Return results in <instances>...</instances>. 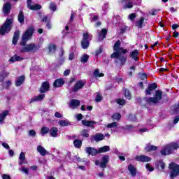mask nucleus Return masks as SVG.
Segmentation results:
<instances>
[{
  "mask_svg": "<svg viewBox=\"0 0 179 179\" xmlns=\"http://www.w3.org/2000/svg\"><path fill=\"white\" fill-rule=\"evenodd\" d=\"M121 47V41H117L114 46L113 50L115 51L111 55V58H117L116 62H120V65H124L125 61H127V57L122 55V54H127L128 50L124 49Z\"/></svg>",
  "mask_w": 179,
  "mask_h": 179,
  "instance_id": "obj_1",
  "label": "nucleus"
},
{
  "mask_svg": "<svg viewBox=\"0 0 179 179\" xmlns=\"http://www.w3.org/2000/svg\"><path fill=\"white\" fill-rule=\"evenodd\" d=\"M162 97L163 92L160 90H157L153 97L145 98L144 100L148 104H157V103L162 101Z\"/></svg>",
  "mask_w": 179,
  "mask_h": 179,
  "instance_id": "obj_2",
  "label": "nucleus"
},
{
  "mask_svg": "<svg viewBox=\"0 0 179 179\" xmlns=\"http://www.w3.org/2000/svg\"><path fill=\"white\" fill-rule=\"evenodd\" d=\"M178 143H171L165 145L162 150H161V155H162V156H166V155L173 153V151L178 149Z\"/></svg>",
  "mask_w": 179,
  "mask_h": 179,
  "instance_id": "obj_3",
  "label": "nucleus"
},
{
  "mask_svg": "<svg viewBox=\"0 0 179 179\" xmlns=\"http://www.w3.org/2000/svg\"><path fill=\"white\" fill-rule=\"evenodd\" d=\"M13 24V18H7L5 23L0 27V34H6L9 33L12 29V24Z\"/></svg>",
  "mask_w": 179,
  "mask_h": 179,
  "instance_id": "obj_4",
  "label": "nucleus"
},
{
  "mask_svg": "<svg viewBox=\"0 0 179 179\" xmlns=\"http://www.w3.org/2000/svg\"><path fill=\"white\" fill-rule=\"evenodd\" d=\"M39 48H40V46L38 45L31 43V44L24 45L20 50V52H36Z\"/></svg>",
  "mask_w": 179,
  "mask_h": 179,
  "instance_id": "obj_5",
  "label": "nucleus"
},
{
  "mask_svg": "<svg viewBox=\"0 0 179 179\" xmlns=\"http://www.w3.org/2000/svg\"><path fill=\"white\" fill-rule=\"evenodd\" d=\"M34 31V29L29 28L27 29L25 33L22 35V42L20 43L21 45H24V43L29 41V38H31V36H33V32Z\"/></svg>",
  "mask_w": 179,
  "mask_h": 179,
  "instance_id": "obj_6",
  "label": "nucleus"
},
{
  "mask_svg": "<svg viewBox=\"0 0 179 179\" xmlns=\"http://www.w3.org/2000/svg\"><path fill=\"white\" fill-rule=\"evenodd\" d=\"M169 169L171 170L170 177L174 178L179 176V165L174 163L169 164Z\"/></svg>",
  "mask_w": 179,
  "mask_h": 179,
  "instance_id": "obj_7",
  "label": "nucleus"
},
{
  "mask_svg": "<svg viewBox=\"0 0 179 179\" xmlns=\"http://www.w3.org/2000/svg\"><path fill=\"white\" fill-rule=\"evenodd\" d=\"M27 8L30 9V10H40L41 9V5L40 4H31V0H27Z\"/></svg>",
  "mask_w": 179,
  "mask_h": 179,
  "instance_id": "obj_8",
  "label": "nucleus"
},
{
  "mask_svg": "<svg viewBox=\"0 0 179 179\" xmlns=\"http://www.w3.org/2000/svg\"><path fill=\"white\" fill-rule=\"evenodd\" d=\"M135 159L137 160V162L148 163V162H150V160H152V158L146 155H137L136 156Z\"/></svg>",
  "mask_w": 179,
  "mask_h": 179,
  "instance_id": "obj_9",
  "label": "nucleus"
},
{
  "mask_svg": "<svg viewBox=\"0 0 179 179\" xmlns=\"http://www.w3.org/2000/svg\"><path fill=\"white\" fill-rule=\"evenodd\" d=\"M50 90V83L45 81L42 83L41 87L39 90L40 93H47Z\"/></svg>",
  "mask_w": 179,
  "mask_h": 179,
  "instance_id": "obj_10",
  "label": "nucleus"
},
{
  "mask_svg": "<svg viewBox=\"0 0 179 179\" xmlns=\"http://www.w3.org/2000/svg\"><path fill=\"white\" fill-rule=\"evenodd\" d=\"M18 164L19 166H23V164H27V160H26V154H24V152H22L20 154Z\"/></svg>",
  "mask_w": 179,
  "mask_h": 179,
  "instance_id": "obj_11",
  "label": "nucleus"
},
{
  "mask_svg": "<svg viewBox=\"0 0 179 179\" xmlns=\"http://www.w3.org/2000/svg\"><path fill=\"white\" fill-rule=\"evenodd\" d=\"M45 98V94H41L38 96H34L32 99H30L29 103H34L36 101H42V100H44Z\"/></svg>",
  "mask_w": 179,
  "mask_h": 179,
  "instance_id": "obj_12",
  "label": "nucleus"
},
{
  "mask_svg": "<svg viewBox=\"0 0 179 179\" xmlns=\"http://www.w3.org/2000/svg\"><path fill=\"white\" fill-rule=\"evenodd\" d=\"M110 161V156L105 155L102 157V162L100 163V167L101 169H106L107 167V163Z\"/></svg>",
  "mask_w": 179,
  "mask_h": 179,
  "instance_id": "obj_13",
  "label": "nucleus"
},
{
  "mask_svg": "<svg viewBox=\"0 0 179 179\" xmlns=\"http://www.w3.org/2000/svg\"><path fill=\"white\" fill-rule=\"evenodd\" d=\"M83 86H85V83H83L82 80L78 81L76 83L73 88L72 89V91L74 92V93H76V92H78V90H80V89H82V87H83Z\"/></svg>",
  "mask_w": 179,
  "mask_h": 179,
  "instance_id": "obj_14",
  "label": "nucleus"
},
{
  "mask_svg": "<svg viewBox=\"0 0 179 179\" xmlns=\"http://www.w3.org/2000/svg\"><path fill=\"white\" fill-rule=\"evenodd\" d=\"M85 152L87 153V155H90L91 156H96V155L99 153L97 150L92 147H86Z\"/></svg>",
  "mask_w": 179,
  "mask_h": 179,
  "instance_id": "obj_15",
  "label": "nucleus"
},
{
  "mask_svg": "<svg viewBox=\"0 0 179 179\" xmlns=\"http://www.w3.org/2000/svg\"><path fill=\"white\" fill-rule=\"evenodd\" d=\"M36 150L38 153H40L41 156H45L48 155V151H47V150H45V148L41 145H38L37 146Z\"/></svg>",
  "mask_w": 179,
  "mask_h": 179,
  "instance_id": "obj_16",
  "label": "nucleus"
},
{
  "mask_svg": "<svg viewBox=\"0 0 179 179\" xmlns=\"http://www.w3.org/2000/svg\"><path fill=\"white\" fill-rule=\"evenodd\" d=\"M64 84L65 80H64V78H58L54 82L53 86L54 87H61V86H63V85Z\"/></svg>",
  "mask_w": 179,
  "mask_h": 179,
  "instance_id": "obj_17",
  "label": "nucleus"
},
{
  "mask_svg": "<svg viewBox=\"0 0 179 179\" xmlns=\"http://www.w3.org/2000/svg\"><path fill=\"white\" fill-rule=\"evenodd\" d=\"M80 105V101L78 99H71L69 102V106L71 108H76V107H79Z\"/></svg>",
  "mask_w": 179,
  "mask_h": 179,
  "instance_id": "obj_18",
  "label": "nucleus"
},
{
  "mask_svg": "<svg viewBox=\"0 0 179 179\" xmlns=\"http://www.w3.org/2000/svg\"><path fill=\"white\" fill-rule=\"evenodd\" d=\"M156 87H157V85L155 83L150 84L148 87V89L145 90V94H152V92H153Z\"/></svg>",
  "mask_w": 179,
  "mask_h": 179,
  "instance_id": "obj_19",
  "label": "nucleus"
},
{
  "mask_svg": "<svg viewBox=\"0 0 179 179\" xmlns=\"http://www.w3.org/2000/svg\"><path fill=\"white\" fill-rule=\"evenodd\" d=\"M24 79L25 78L24 77V76H21L17 78L15 80V86H17V87H19V86H22V85L24 83Z\"/></svg>",
  "mask_w": 179,
  "mask_h": 179,
  "instance_id": "obj_20",
  "label": "nucleus"
},
{
  "mask_svg": "<svg viewBox=\"0 0 179 179\" xmlns=\"http://www.w3.org/2000/svg\"><path fill=\"white\" fill-rule=\"evenodd\" d=\"M10 8H11L10 3H6L3 6V13L5 15H9V13L10 12Z\"/></svg>",
  "mask_w": 179,
  "mask_h": 179,
  "instance_id": "obj_21",
  "label": "nucleus"
},
{
  "mask_svg": "<svg viewBox=\"0 0 179 179\" xmlns=\"http://www.w3.org/2000/svg\"><path fill=\"white\" fill-rule=\"evenodd\" d=\"M49 133L52 138L58 137V128L52 127L49 130Z\"/></svg>",
  "mask_w": 179,
  "mask_h": 179,
  "instance_id": "obj_22",
  "label": "nucleus"
},
{
  "mask_svg": "<svg viewBox=\"0 0 179 179\" xmlns=\"http://www.w3.org/2000/svg\"><path fill=\"white\" fill-rule=\"evenodd\" d=\"M106 36H107V29H103L101 32L99 34V41H103L104 38H106Z\"/></svg>",
  "mask_w": 179,
  "mask_h": 179,
  "instance_id": "obj_23",
  "label": "nucleus"
},
{
  "mask_svg": "<svg viewBox=\"0 0 179 179\" xmlns=\"http://www.w3.org/2000/svg\"><path fill=\"white\" fill-rule=\"evenodd\" d=\"M128 170L130 172V174L132 177H135V176H136V168H135L134 165L130 164L128 166Z\"/></svg>",
  "mask_w": 179,
  "mask_h": 179,
  "instance_id": "obj_24",
  "label": "nucleus"
},
{
  "mask_svg": "<svg viewBox=\"0 0 179 179\" xmlns=\"http://www.w3.org/2000/svg\"><path fill=\"white\" fill-rule=\"evenodd\" d=\"M143 22H145V17H140V19H138L135 22V24H136V27H138V29H142L143 24Z\"/></svg>",
  "mask_w": 179,
  "mask_h": 179,
  "instance_id": "obj_25",
  "label": "nucleus"
},
{
  "mask_svg": "<svg viewBox=\"0 0 179 179\" xmlns=\"http://www.w3.org/2000/svg\"><path fill=\"white\" fill-rule=\"evenodd\" d=\"M55 51H57V46L54 44H50L48 46V53L52 55V54L55 53Z\"/></svg>",
  "mask_w": 179,
  "mask_h": 179,
  "instance_id": "obj_26",
  "label": "nucleus"
},
{
  "mask_svg": "<svg viewBox=\"0 0 179 179\" xmlns=\"http://www.w3.org/2000/svg\"><path fill=\"white\" fill-rule=\"evenodd\" d=\"M157 147L152 144H147L145 148V150L146 152H153V150H157Z\"/></svg>",
  "mask_w": 179,
  "mask_h": 179,
  "instance_id": "obj_27",
  "label": "nucleus"
},
{
  "mask_svg": "<svg viewBox=\"0 0 179 179\" xmlns=\"http://www.w3.org/2000/svg\"><path fill=\"white\" fill-rule=\"evenodd\" d=\"M8 114H9L8 110H4L2 113L0 114V124H3L5 118L8 117Z\"/></svg>",
  "mask_w": 179,
  "mask_h": 179,
  "instance_id": "obj_28",
  "label": "nucleus"
},
{
  "mask_svg": "<svg viewBox=\"0 0 179 179\" xmlns=\"http://www.w3.org/2000/svg\"><path fill=\"white\" fill-rule=\"evenodd\" d=\"M138 55H139V52L138 50H134L130 53V57L134 59V61H138V59H139V58H138Z\"/></svg>",
  "mask_w": 179,
  "mask_h": 179,
  "instance_id": "obj_29",
  "label": "nucleus"
},
{
  "mask_svg": "<svg viewBox=\"0 0 179 179\" xmlns=\"http://www.w3.org/2000/svg\"><path fill=\"white\" fill-rule=\"evenodd\" d=\"M82 124L85 127H93V125L96 124V122L89 121V120H82Z\"/></svg>",
  "mask_w": 179,
  "mask_h": 179,
  "instance_id": "obj_30",
  "label": "nucleus"
},
{
  "mask_svg": "<svg viewBox=\"0 0 179 179\" xmlns=\"http://www.w3.org/2000/svg\"><path fill=\"white\" fill-rule=\"evenodd\" d=\"M95 142H100L104 139V136L102 134H96L93 136Z\"/></svg>",
  "mask_w": 179,
  "mask_h": 179,
  "instance_id": "obj_31",
  "label": "nucleus"
},
{
  "mask_svg": "<svg viewBox=\"0 0 179 179\" xmlns=\"http://www.w3.org/2000/svg\"><path fill=\"white\" fill-rule=\"evenodd\" d=\"M18 22L21 24H23L24 23V14L23 13V11L20 10L18 14Z\"/></svg>",
  "mask_w": 179,
  "mask_h": 179,
  "instance_id": "obj_32",
  "label": "nucleus"
},
{
  "mask_svg": "<svg viewBox=\"0 0 179 179\" xmlns=\"http://www.w3.org/2000/svg\"><path fill=\"white\" fill-rule=\"evenodd\" d=\"M9 76V73L6 71H3L0 73V83H2L5 80V78Z\"/></svg>",
  "mask_w": 179,
  "mask_h": 179,
  "instance_id": "obj_33",
  "label": "nucleus"
},
{
  "mask_svg": "<svg viewBox=\"0 0 179 179\" xmlns=\"http://www.w3.org/2000/svg\"><path fill=\"white\" fill-rule=\"evenodd\" d=\"M106 152H110V146L105 145L103 147H101L98 150V153H104Z\"/></svg>",
  "mask_w": 179,
  "mask_h": 179,
  "instance_id": "obj_34",
  "label": "nucleus"
},
{
  "mask_svg": "<svg viewBox=\"0 0 179 179\" xmlns=\"http://www.w3.org/2000/svg\"><path fill=\"white\" fill-rule=\"evenodd\" d=\"M20 34V31H16L15 33H14V36H13V44H16L19 40V36Z\"/></svg>",
  "mask_w": 179,
  "mask_h": 179,
  "instance_id": "obj_35",
  "label": "nucleus"
},
{
  "mask_svg": "<svg viewBox=\"0 0 179 179\" xmlns=\"http://www.w3.org/2000/svg\"><path fill=\"white\" fill-rule=\"evenodd\" d=\"M83 40H87L88 41H90V40H92L93 37V36L89 34L88 32L83 33Z\"/></svg>",
  "mask_w": 179,
  "mask_h": 179,
  "instance_id": "obj_36",
  "label": "nucleus"
},
{
  "mask_svg": "<svg viewBox=\"0 0 179 179\" xmlns=\"http://www.w3.org/2000/svg\"><path fill=\"white\" fill-rule=\"evenodd\" d=\"M73 145L77 149H80L82 148V141L79 139H76L73 141Z\"/></svg>",
  "mask_w": 179,
  "mask_h": 179,
  "instance_id": "obj_37",
  "label": "nucleus"
},
{
  "mask_svg": "<svg viewBox=\"0 0 179 179\" xmlns=\"http://www.w3.org/2000/svg\"><path fill=\"white\" fill-rule=\"evenodd\" d=\"M171 114H179V104L176 105L171 108Z\"/></svg>",
  "mask_w": 179,
  "mask_h": 179,
  "instance_id": "obj_38",
  "label": "nucleus"
},
{
  "mask_svg": "<svg viewBox=\"0 0 179 179\" xmlns=\"http://www.w3.org/2000/svg\"><path fill=\"white\" fill-rule=\"evenodd\" d=\"M50 132V128L43 127L41 129V134L42 136H44V135H47Z\"/></svg>",
  "mask_w": 179,
  "mask_h": 179,
  "instance_id": "obj_39",
  "label": "nucleus"
},
{
  "mask_svg": "<svg viewBox=\"0 0 179 179\" xmlns=\"http://www.w3.org/2000/svg\"><path fill=\"white\" fill-rule=\"evenodd\" d=\"M134 8V3L130 0L128 1V3L123 6V9H131Z\"/></svg>",
  "mask_w": 179,
  "mask_h": 179,
  "instance_id": "obj_40",
  "label": "nucleus"
},
{
  "mask_svg": "<svg viewBox=\"0 0 179 179\" xmlns=\"http://www.w3.org/2000/svg\"><path fill=\"white\" fill-rule=\"evenodd\" d=\"M74 160H76V162H84L85 164H87V166L90 164V161L89 160L85 161V159H81L80 157L78 156H74Z\"/></svg>",
  "mask_w": 179,
  "mask_h": 179,
  "instance_id": "obj_41",
  "label": "nucleus"
},
{
  "mask_svg": "<svg viewBox=\"0 0 179 179\" xmlns=\"http://www.w3.org/2000/svg\"><path fill=\"white\" fill-rule=\"evenodd\" d=\"M115 101L119 106H125L126 101L124 99L118 98L115 100Z\"/></svg>",
  "mask_w": 179,
  "mask_h": 179,
  "instance_id": "obj_42",
  "label": "nucleus"
},
{
  "mask_svg": "<svg viewBox=\"0 0 179 179\" xmlns=\"http://www.w3.org/2000/svg\"><path fill=\"white\" fill-rule=\"evenodd\" d=\"M81 45L84 50L89 48V41L83 40L81 42Z\"/></svg>",
  "mask_w": 179,
  "mask_h": 179,
  "instance_id": "obj_43",
  "label": "nucleus"
},
{
  "mask_svg": "<svg viewBox=\"0 0 179 179\" xmlns=\"http://www.w3.org/2000/svg\"><path fill=\"white\" fill-rule=\"evenodd\" d=\"M58 124L60 127H68V125H69V122H68V120H60Z\"/></svg>",
  "mask_w": 179,
  "mask_h": 179,
  "instance_id": "obj_44",
  "label": "nucleus"
},
{
  "mask_svg": "<svg viewBox=\"0 0 179 179\" xmlns=\"http://www.w3.org/2000/svg\"><path fill=\"white\" fill-rule=\"evenodd\" d=\"M94 76H95V78H102L103 76H104V74L103 73H100L98 69H96L94 71Z\"/></svg>",
  "mask_w": 179,
  "mask_h": 179,
  "instance_id": "obj_45",
  "label": "nucleus"
},
{
  "mask_svg": "<svg viewBox=\"0 0 179 179\" xmlns=\"http://www.w3.org/2000/svg\"><path fill=\"white\" fill-rule=\"evenodd\" d=\"M81 62L83 64L89 61V55H84L81 58H80Z\"/></svg>",
  "mask_w": 179,
  "mask_h": 179,
  "instance_id": "obj_46",
  "label": "nucleus"
},
{
  "mask_svg": "<svg viewBox=\"0 0 179 179\" xmlns=\"http://www.w3.org/2000/svg\"><path fill=\"white\" fill-rule=\"evenodd\" d=\"M117 127H118V123L116 122H113L106 125V128H117Z\"/></svg>",
  "mask_w": 179,
  "mask_h": 179,
  "instance_id": "obj_47",
  "label": "nucleus"
},
{
  "mask_svg": "<svg viewBox=\"0 0 179 179\" xmlns=\"http://www.w3.org/2000/svg\"><path fill=\"white\" fill-rule=\"evenodd\" d=\"M124 96H125L126 99H127L128 100H131V92H129V90H124Z\"/></svg>",
  "mask_w": 179,
  "mask_h": 179,
  "instance_id": "obj_48",
  "label": "nucleus"
},
{
  "mask_svg": "<svg viewBox=\"0 0 179 179\" xmlns=\"http://www.w3.org/2000/svg\"><path fill=\"white\" fill-rule=\"evenodd\" d=\"M128 19L131 20V22H134L135 19H136V13H131L129 15Z\"/></svg>",
  "mask_w": 179,
  "mask_h": 179,
  "instance_id": "obj_49",
  "label": "nucleus"
},
{
  "mask_svg": "<svg viewBox=\"0 0 179 179\" xmlns=\"http://www.w3.org/2000/svg\"><path fill=\"white\" fill-rule=\"evenodd\" d=\"M112 118L118 121L121 120V115L120 113H114L112 116Z\"/></svg>",
  "mask_w": 179,
  "mask_h": 179,
  "instance_id": "obj_50",
  "label": "nucleus"
},
{
  "mask_svg": "<svg viewBox=\"0 0 179 179\" xmlns=\"http://www.w3.org/2000/svg\"><path fill=\"white\" fill-rule=\"evenodd\" d=\"M82 136H84L85 138H89V130L83 129L81 131Z\"/></svg>",
  "mask_w": 179,
  "mask_h": 179,
  "instance_id": "obj_51",
  "label": "nucleus"
},
{
  "mask_svg": "<svg viewBox=\"0 0 179 179\" xmlns=\"http://www.w3.org/2000/svg\"><path fill=\"white\" fill-rule=\"evenodd\" d=\"M20 171L24 173V174L29 175V169L22 166V169H19Z\"/></svg>",
  "mask_w": 179,
  "mask_h": 179,
  "instance_id": "obj_52",
  "label": "nucleus"
},
{
  "mask_svg": "<svg viewBox=\"0 0 179 179\" xmlns=\"http://www.w3.org/2000/svg\"><path fill=\"white\" fill-rule=\"evenodd\" d=\"M50 10H53V12H55L57 10V6L54 4V3H50Z\"/></svg>",
  "mask_w": 179,
  "mask_h": 179,
  "instance_id": "obj_53",
  "label": "nucleus"
},
{
  "mask_svg": "<svg viewBox=\"0 0 179 179\" xmlns=\"http://www.w3.org/2000/svg\"><path fill=\"white\" fill-rule=\"evenodd\" d=\"M128 120H129V121H136V116L135 115H129Z\"/></svg>",
  "mask_w": 179,
  "mask_h": 179,
  "instance_id": "obj_54",
  "label": "nucleus"
},
{
  "mask_svg": "<svg viewBox=\"0 0 179 179\" xmlns=\"http://www.w3.org/2000/svg\"><path fill=\"white\" fill-rule=\"evenodd\" d=\"M101 100H103V97L101 96L100 94H98L95 99V101H96V103H99V101H101Z\"/></svg>",
  "mask_w": 179,
  "mask_h": 179,
  "instance_id": "obj_55",
  "label": "nucleus"
},
{
  "mask_svg": "<svg viewBox=\"0 0 179 179\" xmlns=\"http://www.w3.org/2000/svg\"><path fill=\"white\" fill-rule=\"evenodd\" d=\"M158 12L159 11L157 10H151V11L150 12V15H152V16H156Z\"/></svg>",
  "mask_w": 179,
  "mask_h": 179,
  "instance_id": "obj_56",
  "label": "nucleus"
},
{
  "mask_svg": "<svg viewBox=\"0 0 179 179\" xmlns=\"http://www.w3.org/2000/svg\"><path fill=\"white\" fill-rule=\"evenodd\" d=\"M131 71L129 72V76H132L133 72H135V66H132L130 67Z\"/></svg>",
  "mask_w": 179,
  "mask_h": 179,
  "instance_id": "obj_57",
  "label": "nucleus"
},
{
  "mask_svg": "<svg viewBox=\"0 0 179 179\" xmlns=\"http://www.w3.org/2000/svg\"><path fill=\"white\" fill-rule=\"evenodd\" d=\"M101 52H103V48L100 47L98 50H96V55L99 56L100 54H101Z\"/></svg>",
  "mask_w": 179,
  "mask_h": 179,
  "instance_id": "obj_58",
  "label": "nucleus"
},
{
  "mask_svg": "<svg viewBox=\"0 0 179 179\" xmlns=\"http://www.w3.org/2000/svg\"><path fill=\"white\" fill-rule=\"evenodd\" d=\"M42 22H45V23H47L48 22H50V18H48V16H44L42 18Z\"/></svg>",
  "mask_w": 179,
  "mask_h": 179,
  "instance_id": "obj_59",
  "label": "nucleus"
},
{
  "mask_svg": "<svg viewBox=\"0 0 179 179\" xmlns=\"http://www.w3.org/2000/svg\"><path fill=\"white\" fill-rule=\"evenodd\" d=\"M29 136H36V131L34 130H30L29 131Z\"/></svg>",
  "mask_w": 179,
  "mask_h": 179,
  "instance_id": "obj_60",
  "label": "nucleus"
},
{
  "mask_svg": "<svg viewBox=\"0 0 179 179\" xmlns=\"http://www.w3.org/2000/svg\"><path fill=\"white\" fill-rule=\"evenodd\" d=\"M146 169L149 171H153V170H154L153 167L150 166V165L149 164H146Z\"/></svg>",
  "mask_w": 179,
  "mask_h": 179,
  "instance_id": "obj_61",
  "label": "nucleus"
},
{
  "mask_svg": "<svg viewBox=\"0 0 179 179\" xmlns=\"http://www.w3.org/2000/svg\"><path fill=\"white\" fill-rule=\"evenodd\" d=\"M55 117H56V118H62V115H61L59 112H56L55 113Z\"/></svg>",
  "mask_w": 179,
  "mask_h": 179,
  "instance_id": "obj_62",
  "label": "nucleus"
},
{
  "mask_svg": "<svg viewBox=\"0 0 179 179\" xmlns=\"http://www.w3.org/2000/svg\"><path fill=\"white\" fill-rule=\"evenodd\" d=\"M14 58H15L17 61H22V59H23V58L20 57L17 55H15Z\"/></svg>",
  "mask_w": 179,
  "mask_h": 179,
  "instance_id": "obj_63",
  "label": "nucleus"
},
{
  "mask_svg": "<svg viewBox=\"0 0 179 179\" xmlns=\"http://www.w3.org/2000/svg\"><path fill=\"white\" fill-rule=\"evenodd\" d=\"M3 179H10V176L6 174H3L2 176Z\"/></svg>",
  "mask_w": 179,
  "mask_h": 179,
  "instance_id": "obj_64",
  "label": "nucleus"
}]
</instances>
